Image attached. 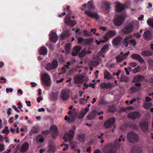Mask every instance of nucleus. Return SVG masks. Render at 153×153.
Here are the masks:
<instances>
[{"label": "nucleus", "mask_w": 153, "mask_h": 153, "mask_svg": "<svg viewBox=\"0 0 153 153\" xmlns=\"http://www.w3.org/2000/svg\"><path fill=\"white\" fill-rule=\"evenodd\" d=\"M140 114L137 111H134L129 114L128 115V117L132 119H138L140 117Z\"/></svg>", "instance_id": "16"}, {"label": "nucleus", "mask_w": 153, "mask_h": 153, "mask_svg": "<svg viewBox=\"0 0 153 153\" xmlns=\"http://www.w3.org/2000/svg\"><path fill=\"white\" fill-rule=\"evenodd\" d=\"M60 97L63 100H67L69 98V92L67 90H63L61 91Z\"/></svg>", "instance_id": "15"}, {"label": "nucleus", "mask_w": 153, "mask_h": 153, "mask_svg": "<svg viewBox=\"0 0 153 153\" xmlns=\"http://www.w3.org/2000/svg\"><path fill=\"white\" fill-rule=\"evenodd\" d=\"M59 93L57 92H52L50 96V99L53 101H56L58 99Z\"/></svg>", "instance_id": "25"}, {"label": "nucleus", "mask_w": 153, "mask_h": 153, "mask_svg": "<svg viewBox=\"0 0 153 153\" xmlns=\"http://www.w3.org/2000/svg\"><path fill=\"white\" fill-rule=\"evenodd\" d=\"M87 6L89 10L95 9V8L93 2L92 1H89L88 2Z\"/></svg>", "instance_id": "32"}, {"label": "nucleus", "mask_w": 153, "mask_h": 153, "mask_svg": "<svg viewBox=\"0 0 153 153\" xmlns=\"http://www.w3.org/2000/svg\"><path fill=\"white\" fill-rule=\"evenodd\" d=\"M42 79L44 85L46 86H48L50 85V78L47 73H45L42 75Z\"/></svg>", "instance_id": "6"}, {"label": "nucleus", "mask_w": 153, "mask_h": 153, "mask_svg": "<svg viewBox=\"0 0 153 153\" xmlns=\"http://www.w3.org/2000/svg\"><path fill=\"white\" fill-rule=\"evenodd\" d=\"M77 137L78 139L81 142H84L85 140V138L84 134H79L78 135Z\"/></svg>", "instance_id": "34"}, {"label": "nucleus", "mask_w": 153, "mask_h": 153, "mask_svg": "<svg viewBox=\"0 0 153 153\" xmlns=\"http://www.w3.org/2000/svg\"><path fill=\"white\" fill-rule=\"evenodd\" d=\"M99 64V61L96 60H92L89 62V65L90 66H96Z\"/></svg>", "instance_id": "33"}, {"label": "nucleus", "mask_w": 153, "mask_h": 153, "mask_svg": "<svg viewBox=\"0 0 153 153\" xmlns=\"http://www.w3.org/2000/svg\"><path fill=\"white\" fill-rule=\"evenodd\" d=\"M141 54L143 56L147 57L151 56L152 55V53L149 51H143Z\"/></svg>", "instance_id": "30"}, {"label": "nucleus", "mask_w": 153, "mask_h": 153, "mask_svg": "<svg viewBox=\"0 0 153 153\" xmlns=\"http://www.w3.org/2000/svg\"><path fill=\"white\" fill-rule=\"evenodd\" d=\"M39 128L37 126H35L33 127L31 130V132L32 133H36L39 131Z\"/></svg>", "instance_id": "41"}, {"label": "nucleus", "mask_w": 153, "mask_h": 153, "mask_svg": "<svg viewBox=\"0 0 153 153\" xmlns=\"http://www.w3.org/2000/svg\"><path fill=\"white\" fill-rule=\"evenodd\" d=\"M140 67L138 66L134 69L132 71V72L134 74L136 73L137 72L139 71L140 70Z\"/></svg>", "instance_id": "46"}, {"label": "nucleus", "mask_w": 153, "mask_h": 153, "mask_svg": "<svg viewBox=\"0 0 153 153\" xmlns=\"http://www.w3.org/2000/svg\"><path fill=\"white\" fill-rule=\"evenodd\" d=\"M49 39L52 42L55 43L58 40V37L56 33L51 32L49 35Z\"/></svg>", "instance_id": "19"}, {"label": "nucleus", "mask_w": 153, "mask_h": 153, "mask_svg": "<svg viewBox=\"0 0 153 153\" xmlns=\"http://www.w3.org/2000/svg\"><path fill=\"white\" fill-rule=\"evenodd\" d=\"M58 62L56 60L53 59L52 63H48L45 67V69L47 71H50L56 68L58 66Z\"/></svg>", "instance_id": "3"}, {"label": "nucleus", "mask_w": 153, "mask_h": 153, "mask_svg": "<svg viewBox=\"0 0 153 153\" xmlns=\"http://www.w3.org/2000/svg\"><path fill=\"white\" fill-rule=\"evenodd\" d=\"M81 50V48L79 46H76L75 48H73V50L74 51H75L77 52V53H79Z\"/></svg>", "instance_id": "49"}, {"label": "nucleus", "mask_w": 153, "mask_h": 153, "mask_svg": "<svg viewBox=\"0 0 153 153\" xmlns=\"http://www.w3.org/2000/svg\"><path fill=\"white\" fill-rule=\"evenodd\" d=\"M116 34L117 33L116 30H109L105 34V36L103 37L104 39V40L101 41L103 42H105L108 40L109 38L114 37Z\"/></svg>", "instance_id": "8"}, {"label": "nucleus", "mask_w": 153, "mask_h": 153, "mask_svg": "<svg viewBox=\"0 0 153 153\" xmlns=\"http://www.w3.org/2000/svg\"><path fill=\"white\" fill-rule=\"evenodd\" d=\"M83 76L81 75L76 76L74 78V82L77 84L82 83L83 82Z\"/></svg>", "instance_id": "23"}, {"label": "nucleus", "mask_w": 153, "mask_h": 153, "mask_svg": "<svg viewBox=\"0 0 153 153\" xmlns=\"http://www.w3.org/2000/svg\"><path fill=\"white\" fill-rule=\"evenodd\" d=\"M114 86L113 83H105L101 84L100 87L102 89H110L112 88Z\"/></svg>", "instance_id": "18"}, {"label": "nucleus", "mask_w": 153, "mask_h": 153, "mask_svg": "<svg viewBox=\"0 0 153 153\" xmlns=\"http://www.w3.org/2000/svg\"><path fill=\"white\" fill-rule=\"evenodd\" d=\"M111 5L108 1H105L102 2L100 7L107 13H109L111 8Z\"/></svg>", "instance_id": "7"}, {"label": "nucleus", "mask_w": 153, "mask_h": 153, "mask_svg": "<svg viewBox=\"0 0 153 153\" xmlns=\"http://www.w3.org/2000/svg\"><path fill=\"white\" fill-rule=\"evenodd\" d=\"M65 23L66 25L71 27L74 26L76 24L75 21L72 20H66Z\"/></svg>", "instance_id": "29"}, {"label": "nucleus", "mask_w": 153, "mask_h": 153, "mask_svg": "<svg viewBox=\"0 0 153 153\" xmlns=\"http://www.w3.org/2000/svg\"><path fill=\"white\" fill-rule=\"evenodd\" d=\"M109 45L108 44H106L103 46L101 48L100 51V52L101 53H103L105 52L108 48Z\"/></svg>", "instance_id": "38"}, {"label": "nucleus", "mask_w": 153, "mask_h": 153, "mask_svg": "<svg viewBox=\"0 0 153 153\" xmlns=\"http://www.w3.org/2000/svg\"><path fill=\"white\" fill-rule=\"evenodd\" d=\"M130 90L131 91L133 92H136L137 91V88L136 87L134 86H133L130 88Z\"/></svg>", "instance_id": "59"}, {"label": "nucleus", "mask_w": 153, "mask_h": 153, "mask_svg": "<svg viewBox=\"0 0 153 153\" xmlns=\"http://www.w3.org/2000/svg\"><path fill=\"white\" fill-rule=\"evenodd\" d=\"M49 131H45L42 132V134L43 135H47L49 134Z\"/></svg>", "instance_id": "60"}, {"label": "nucleus", "mask_w": 153, "mask_h": 153, "mask_svg": "<svg viewBox=\"0 0 153 153\" xmlns=\"http://www.w3.org/2000/svg\"><path fill=\"white\" fill-rule=\"evenodd\" d=\"M131 58L138 60L141 63H145V61L139 55L137 54H133L131 55Z\"/></svg>", "instance_id": "21"}, {"label": "nucleus", "mask_w": 153, "mask_h": 153, "mask_svg": "<svg viewBox=\"0 0 153 153\" xmlns=\"http://www.w3.org/2000/svg\"><path fill=\"white\" fill-rule=\"evenodd\" d=\"M95 117V115L93 113H91L89 114L87 117L88 120H91L93 119Z\"/></svg>", "instance_id": "45"}, {"label": "nucleus", "mask_w": 153, "mask_h": 153, "mask_svg": "<svg viewBox=\"0 0 153 153\" xmlns=\"http://www.w3.org/2000/svg\"><path fill=\"white\" fill-rule=\"evenodd\" d=\"M70 35V31L68 30H67L63 32L60 35V37L61 39L63 40L65 39L68 37Z\"/></svg>", "instance_id": "26"}, {"label": "nucleus", "mask_w": 153, "mask_h": 153, "mask_svg": "<svg viewBox=\"0 0 153 153\" xmlns=\"http://www.w3.org/2000/svg\"><path fill=\"white\" fill-rule=\"evenodd\" d=\"M6 92L7 93H8L9 92H12L13 91V89L12 88H7L6 89Z\"/></svg>", "instance_id": "61"}, {"label": "nucleus", "mask_w": 153, "mask_h": 153, "mask_svg": "<svg viewBox=\"0 0 153 153\" xmlns=\"http://www.w3.org/2000/svg\"><path fill=\"white\" fill-rule=\"evenodd\" d=\"M104 78L105 79L109 80L113 79V77L108 71L106 70L104 72Z\"/></svg>", "instance_id": "28"}, {"label": "nucleus", "mask_w": 153, "mask_h": 153, "mask_svg": "<svg viewBox=\"0 0 153 153\" xmlns=\"http://www.w3.org/2000/svg\"><path fill=\"white\" fill-rule=\"evenodd\" d=\"M115 59L117 62H120L126 59L125 56L124 57H122L120 55L116 56Z\"/></svg>", "instance_id": "37"}, {"label": "nucleus", "mask_w": 153, "mask_h": 153, "mask_svg": "<svg viewBox=\"0 0 153 153\" xmlns=\"http://www.w3.org/2000/svg\"><path fill=\"white\" fill-rule=\"evenodd\" d=\"M129 38V37H126L124 38L123 41V43L124 45H125V43H127L128 42Z\"/></svg>", "instance_id": "55"}, {"label": "nucleus", "mask_w": 153, "mask_h": 153, "mask_svg": "<svg viewBox=\"0 0 153 153\" xmlns=\"http://www.w3.org/2000/svg\"><path fill=\"white\" fill-rule=\"evenodd\" d=\"M134 35L138 38H140L141 36V35H140L139 33H134Z\"/></svg>", "instance_id": "64"}, {"label": "nucleus", "mask_w": 153, "mask_h": 153, "mask_svg": "<svg viewBox=\"0 0 153 153\" xmlns=\"http://www.w3.org/2000/svg\"><path fill=\"white\" fill-rule=\"evenodd\" d=\"M74 132L72 130H70L69 132H67L65 133L64 137V139L65 142H67L68 141H71L72 140L74 136Z\"/></svg>", "instance_id": "4"}, {"label": "nucleus", "mask_w": 153, "mask_h": 153, "mask_svg": "<svg viewBox=\"0 0 153 153\" xmlns=\"http://www.w3.org/2000/svg\"><path fill=\"white\" fill-rule=\"evenodd\" d=\"M39 53L40 55H45L47 54L48 50L45 47H42L39 49Z\"/></svg>", "instance_id": "27"}, {"label": "nucleus", "mask_w": 153, "mask_h": 153, "mask_svg": "<svg viewBox=\"0 0 153 153\" xmlns=\"http://www.w3.org/2000/svg\"><path fill=\"white\" fill-rule=\"evenodd\" d=\"M85 13L86 15L97 20L100 18V16L97 13L90 10H86L85 11Z\"/></svg>", "instance_id": "13"}, {"label": "nucleus", "mask_w": 153, "mask_h": 153, "mask_svg": "<svg viewBox=\"0 0 153 153\" xmlns=\"http://www.w3.org/2000/svg\"><path fill=\"white\" fill-rule=\"evenodd\" d=\"M10 131L8 129V127L7 126L5 127L4 129L2 131L3 133L7 134L9 133Z\"/></svg>", "instance_id": "42"}, {"label": "nucleus", "mask_w": 153, "mask_h": 153, "mask_svg": "<svg viewBox=\"0 0 153 153\" xmlns=\"http://www.w3.org/2000/svg\"><path fill=\"white\" fill-rule=\"evenodd\" d=\"M116 10L117 12H120L123 11L126 7V5L121 4L119 1L114 2Z\"/></svg>", "instance_id": "9"}, {"label": "nucleus", "mask_w": 153, "mask_h": 153, "mask_svg": "<svg viewBox=\"0 0 153 153\" xmlns=\"http://www.w3.org/2000/svg\"><path fill=\"white\" fill-rule=\"evenodd\" d=\"M55 150V148L53 146H50L48 149V151L50 152H54Z\"/></svg>", "instance_id": "50"}, {"label": "nucleus", "mask_w": 153, "mask_h": 153, "mask_svg": "<svg viewBox=\"0 0 153 153\" xmlns=\"http://www.w3.org/2000/svg\"><path fill=\"white\" fill-rule=\"evenodd\" d=\"M93 41V39L92 38H89L84 39V42L82 43L83 45H89Z\"/></svg>", "instance_id": "31"}, {"label": "nucleus", "mask_w": 153, "mask_h": 153, "mask_svg": "<svg viewBox=\"0 0 153 153\" xmlns=\"http://www.w3.org/2000/svg\"><path fill=\"white\" fill-rule=\"evenodd\" d=\"M127 138L128 142L132 143H137L139 140L138 135L133 131H130L127 134Z\"/></svg>", "instance_id": "1"}, {"label": "nucleus", "mask_w": 153, "mask_h": 153, "mask_svg": "<svg viewBox=\"0 0 153 153\" xmlns=\"http://www.w3.org/2000/svg\"><path fill=\"white\" fill-rule=\"evenodd\" d=\"M108 111L110 112H114L116 110V107L115 105H109L108 107Z\"/></svg>", "instance_id": "35"}, {"label": "nucleus", "mask_w": 153, "mask_h": 153, "mask_svg": "<svg viewBox=\"0 0 153 153\" xmlns=\"http://www.w3.org/2000/svg\"><path fill=\"white\" fill-rule=\"evenodd\" d=\"M50 130L51 132L53 133L52 138L53 139H55L58 134V128L55 125H52L50 127Z\"/></svg>", "instance_id": "14"}, {"label": "nucleus", "mask_w": 153, "mask_h": 153, "mask_svg": "<svg viewBox=\"0 0 153 153\" xmlns=\"http://www.w3.org/2000/svg\"><path fill=\"white\" fill-rule=\"evenodd\" d=\"M129 80L128 77L126 75H122L120 77V81L121 82H128Z\"/></svg>", "instance_id": "36"}, {"label": "nucleus", "mask_w": 153, "mask_h": 153, "mask_svg": "<svg viewBox=\"0 0 153 153\" xmlns=\"http://www.w3.org/2000/svg\"><path fill=\"white\" fill-rule=\"evenodd\" d=\"M144 105L145 106V108L146 109H149L151 106L150 104L146 103H144Z\"/></svg>", "instance_id": "62"}, {"label": "nucleus", "mask_w": 153, "mask_h": 153, "mask_svg": "<svg viewBox=\"0 0 153 153\" xmlns=\"http://www.w3.org/2000/svg\"><path fill=\"white\" fill-rule=\"evenodd\" d=\"M123 38L120 36H118L114 38L112 41V43L115 47L120 46L121 45Z\"/></svg>", "instance_id": "11"}, {"label": "nucleus", "mask_w": 153, "mask_h": 153, "mask_svg": "<svg viewBox=\"0 0 153 153\" xmlns=\"http://www.w3.org/2000/svg\"><path fill=\"white\" fill-rule=\"evenodd\" d=\"M129 52L128 51L126 52L125 54H124L122 52H120V55L122 57H124V56L125 57V59L126 58L127 56L129 55Z\"/></svg>", "instance_id": "48"}, {"label": "nucleus", "mask_w": 153, "mask_h": 153, "mask_svg": "<svg viewBox=\"0 0 153 153\" xmlns=\"http://www.w3.org/2000/svg\"><path fill=\"white\" fill-rule=\"evenodd\" d=\"M85 114L84 113L83 111H81L80 113V114L79 115V118H82L83 117H84V116H85Z\"/></svg>", "instance_id": "51"}, {"label": "nucleus", "mask_w": 153, "mask_h": 153, "mask_svg": "<svg viewBox=\"0 0 153 153\" xmlns=\"http://www.w3.org/2000/svg\"><path fill=\"white\" fill-rule=\"evenodd\" d=\"M6 81H7L6 79V78H4V77H1L0 79V82L1 83L5 82Z\"/></svg>", "instance_id": "54"}, {"label": "nucleus", "mask_w": 153, "mask_h": 153, "mask_svg": "<svg viewBox=\"0 0 153 153\" xmlns=\"http://www.w3.org/2000/svg\"><path fill=\"white\" fill-rule=\"evenodd\" d=\"M100 103L101 104H108L109 102H105V101L104 99H101L100 102Z\"/></svg>", "instance_id": "53"}, {"label": "nucleus", "mask_w": 153, "mask_h": 153, "mask_svg": "<svg viewBox=\"0 0 153 153\" xmlns=\"http://www.w3.org/2000/svg\"><path fill=\"white\" fill-rule=\"evenodd\" d=\"M144 79L145 77L144 76L138 75L134 77L132 82H142L144 80Z\"/></svg>", "instance_id": "20"}, {"label": "nucleus", "mask_w": 153, "mask_h": 153, "mask_svg": "<svg viewBox=\"0 0 153 153\" xmlns=\"http://www.w3.org/2000/svg\"><path fill=\"white\" fill-rule=\"evenodd\" d=\"M115 122V119L114 118H111L106 121L104 124L105 128H108L110 127L114 124Z\"/></svg>", "instance_id": "12"}, {"label": "nucleus", "mask_w": 153, "mask_h": 153, "mask_svg": "<svg viewBox=\"0 0 153 153\" xmlns=\"http://www.w3.org/2000/svg\"><path fill=\"white\" fill-rule=\"evenodd\" d=\"M71 65V63L69 62H67L66 64L64 65V66L67 69L69 68V66Z\"/></svg>", "instance_id": "56"}, {"label": "nucleus", "mask_w": 153, "mask_h": 153, "mask_svg": "<svg viewBox=\"0 0 153 153\" xmlns=\"http://www.w3.org/2000/svg\"><path fill=\"white\" fill-rule=\"evenodd\" d=\"M88 101V99H86L84 98H81L79 101L80 104H82L84 103H85Z\"/></svg>", "instance_id": "44"}, {"label": "nucleus", "mask_w": 153, "mask_h": 153, "mask_svg": "<svg viewBox=\"0 0 153 153\" xmlns=\"http://www.w3.org/2000/svg\"><path fill=\"white\" fill-rule=\"evenodd\" d=\"M143 37L145 39L150 41L151 40L153 36L152 33L150 31L147 30L144 33Z\"/></svg>", "instance_id": "17"}, {"label": "nucleus", "mask_w": 153, "mask_h": 153, "mask_svg": "<svg viewBox=\"0 0 153 153\" xmlns=\"http://www.w3.org/2000/svg\"><path fill=\"white\" fill-rule=\"evenodd\" d=\"M71 15H70L69 13H68L67 15L65 16L64 20V22L65 23V21L66 20H71Z\"/></svg>", "instance_id": "47"}, {"label": "nucleus", "mask_w": 153, "mask_h": 153, "mask_svg": "<svg viewBox=\"0 0 153 153\" xmlns=\"http://www.w3.org/2000/svg\"><path fill=\"white\" fill-rule=\"evenodd\" d=\"M149 123L147 120H142L140 122L139 126L141 130L144 133L148 131Z\"/></svg>", "instance_id": "2"}, {"label": "nucleus", "mask_w": 153, "mask_h": 153, "mask_svg": "<svg viewBox=\"0 0 153 153\" xmlns=\"http://www.w3.org/2000/svg\"><path fill=\"white\" fill-rule=\"evenodd\" d=\"M82 32L83 35L85 36H91V33L90 32L85 29Z\"/></svg>", "instance_id": "40"}, {"label": "nucleus", "mask_w": 153, "mask_h": 153, "mask_svg": "<svg viewBox=\"0 0 153 153\" xmlns=\"http://www.w3.org/2000/svg\"><path fill=\"white\" fill-rule=\"evenodd\" d=\"M36 140L39 142L42 143L44 141V139L41 135H39L37 136L36 138Z\"/></svg>", "instance_id": "39"}, {"label": "nucleus", "mask_w": 153, "mask_h": 153, "mask_svg": "<svg viewBox=\"0 0 153 153\" xmlns=\"http://www.w3.org/2000/svg\"><path fill=\"white\" fill-rule=\"evenodd\" d=\"M86 54V51L85 50H82L79 54V56L80 57H82L85 56Z\"/></svg>", "instance_id": "43"}, {"label": "nucleus", "mask_w": 153, "mask_h": 153, "mask_svg": "<svg viewBox=\"0 0 153 153\" xmlns=\"http://www.w3.org/2000/svg\"><path fill=\"white\" fill-rule=\"evenodd\" d=\"M78 54V53H77V52H76V51H74L71 52V55L73 56H77Z\"/></svg>", "instance_id": "63"}, {"label": "nucleus", "mask_w": 153, "mask_h": 153, "mask_svg": "<svg viewBox=\"0 0 153 153\" xmlns=\"http://www.w3.org/2000/svg\"><path fill=\"white\" fill-rule=\"evenodd\" d=\"M124 18L122 15H117L114 20V25L116 26L121 25L124 20Z\"/></svg>", "instance_id": "5"}, {"label": "nucleus", "mask_w": 153, "mask_h": 153, "mask_svg": "<svg viewBox=\"0 0 153 153\" xmlns=\"http://www.w3.org/2000/svg\"><path fill=\"white\" fill-rule=\"evenodd\" d=\"M29 147L28 143L27 142H26L22 145L20 149V151L22 152H25L28 150Z\"/></svg>", "instance_id": "22"}, {"label": "nucleus", "mask_w": 153, "mask_h": 153, "mask_svg": "<svg viewBox=\"0 0 153 153\" xmlns=\"http://www.w3.org/2000/svg\"><path fill=\"white\" fill-rule=\"evenodd\" d=\"M78 39V42L79 43H80L82 42L83 43L84 39L82 37H78L77 38Z\"/></svg>", "instance_id": "52"}, {"label": "nucleus", "mask_w": 153, "mask_h": 153, "mask_svg": "<svg viewBox=\"0 0 153 153\" xmlns=\"http://www.w3.org/2000/svg\"><path fill=\"white\" fill-rule=\"evenodd\" d=\"M4 150V146L2 144H0V153Z\"/></svg>", "instance_id": "57"}, {"label": "nucleus", "mask_w": 153, "mask_h": 153, "mask_svg": "<svg viewBox=\"0 0 153 153\" xmlns=\"http://www.w3.org/2000/svg\"><path fill=\"white\" fill-rule=\"evenodd\" d=\"M129 65L133 67H135L137 66V64L135 62H130Z\"/></svg>", "instance_id": "58"}, {"label": "nucleus", "mask_w": 153, "mask_h": 153, "mask_svg": "<svg viewBox=\"0 0 153 153\" xmlns=\"http://www.w3.org/2000/svg\"><path fill=\"white\" fill-rule=\"evenodd\" d=\"M134 29V25L132 24H128L125 26L122 29L123 32L128 34L131 32Z\"/></svg>", "instance_id": "10"}, {"label": "nucleus", "mask_w": 153, "mask_h": 153, "mask_svg": "<svg viewBox=\"0 0 153 153\" xmlns=\"http://www.w3.org/2000/svg\"><path fill=\"white\" fill-rule=\"evenodd\" d=\"M103 152L104 153H116L111 147L108 146H106L104 147Z\"/></svg>", "instance_id": "24"}]
</instances>
